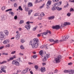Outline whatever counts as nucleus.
Instances as JSON below:
<instances>
[{"label": "nucleus", "instance_id": "f257e3e1", "mask_svg": "<svg viewBox=\"0 0 74 74\" xmlns=\"http://www.w3.org/2000/svg\"><path fill=\"white\" fill-rule=\"evenodd\" d=\"M38 38H34L33 39V41L31 40L30 41L29 45H31L33 48H37L39 44L38 43H37L38 42Z\"/></svg>", "mask_w": 74, "mask_h": 74}, {"label": "nucleus", "instance_id": "f03ea898", "mask_svg": "<svg viewBox=\"0 0 74 74\" xmlns=\"http://www.w3.org/2000/svg\"><path fill=\"white\" fill-rule=\"evenodd\" d=\"M62 58V57L61 55H59L57 58L55 59V60L56 63H60V59Z\"/></svg>", "mask_w": 74, "mask_h": 74}, {"label": "nucleus", "instance_id": "7ed1b4c3", "mask_svg": "<svg viewBox=\"0 0 74 74\" xmlns=\"http://www.w3.org/2000/svg\"><path fill=\"white\" fill-rule=\"evenodd\" d=\"M4 37H5V35L4 34L3 32H0V40H4L5 39Z\"/></svg>", "mask_w": 74, "mask_h": 74}, {"label": "nucleus", "instance_id": "20e7f679", "mask_svg": "<svg viewBox=\"0 0 74 74\" xmlns=\"http://www.w3.org/2000/svg\"><path fill=\"white\" fill-rule=\"evenodd\" d=\"M60 27H60V26L59 25H56L52 27V28L53 29H56V30H58V29H59L60 28Z\"/></svg>", "mask_w": 74, "mask_h": 74}, {"label": "nucleus", "instance_id": "39448f33", "mask_svg": "<svg viewBox=\"0 0 74 74\" xmlns=\"http://www.w3.org/2000/svg\"><path fill=\"white\" fill-rule=\"evenodd\" d=\"M71 24V23L69 22H65L64 23L63 25L62 24L61 25V26H62V27H64V26H67V25H70Z\"/></svg>", "mask_w": 74, "mask_h": 74}, {"label": "nucleus", "instance_id": "423d86ee", "mask_svg": "<svg viewBox=\"0 0 74 74\" xmlns=\"http://www.w3.org/2000/svg\"><path fill=\"white\" fill-rule=\"evenodd\" d=\"M49 41H50V42H52L53 41V42H55V43H58L59 42H58L59 41V40H55L52 39H49Z\"/></svg>", "mask_w": 74, "mask_h": 74}, {"label": "nucleus", "instance_id": "0eeeda50", "mask_svg": "<svg viewBox=\"0 0 74 74\" xmlns=\"http://www.w3.org/2000/svg\"><path fill=\"white\" fill-rule=\"evenodd\" d=\"M6 69V67L5 66H2V67L1 68V70L3 72H4V73H6V71L5 70H4V69Z\"/></svg>", "mask_w": 74, "mask_h": 74}, {"label": "nucleus", "instance_id": "6e6552de", "mask_svg": "<svg viewBox=\"0 0 74 74\" xmlns=\"http://www.w3.org/2000/svg\"><path fill=\"white\" fill-rule=\"evenodd\" d=\"M40 71L42 73H44L45 71V67H42L40 68Z\"/></svg>", "mask_w": 74, "mask_h": 74}, {"label": "nucleus", "instance_id": "1a4fd4ad", "mask_svg": "<svg viewBox=\"0 0 74 74\" xmlns=\"http://www.w3.org/2000/svg\"><path fill=\"white\" fill-rule=\"evenodd\" d=\"M70 36L69 35H67V36H64L62 38L63 40L64 41H65L66 40V39H68L69 37Z\"/></svg>", "mask_w": 74, "mask_h": 74}, {"label": "nucleus", "instance_id": "9d476101", "mask_svg": "<svg viewBox=\"0 0 74 74\" xmlns=\"http://www.w3.org/2000/svg\"><path fill=\"white\" fill-rule=\"evenodd\" d=\"M25 28H26L27 30L30 29V25L29 24H27L25 26Z\"/></svg>", "mask_w": 74, "mask_h": 74}, {"label": "nucleus", "instance_id": "9b49d317", "mask_svg": "<svg viewBox=\"0 0 74 74\" xmlns=\"http://www.w3.org/2000/svg\"><path fill=\"white\" fill-rule=\"evenodd\" d=\"M20 37V36L19 35V34H18L15 36V38L16 40H19V38Z\"/></svg>", "mask_w": 74, "mask_h": 74}, {"label": "nucleus", "instance_id": "f8f14e48", "mask_svg": "<svg viewBox=\"0 0 74 74\" xmlns=\"http://www.w3.org/2000/svg\"><path fill=\"white\" fill-rule=\"evenodd\" d=\"M9 42V40L8 39L4 40L3 42V43L4 44H8Z\"/></svg>", "mask_w": 74, "mask_h": 74}, {"label": "nucleus", "instance_id": "ddd939ff", "mask_svg": "<svg viewBox=\"0 0 74 74\" xmlns=\"http://www.w3.org/2000/svg\"><path fill=\"white\" fill-rule=\"evenodd\" d=\"M56 5H55V4H53V7L51 8V10L52 11H54L55 10H56L57 7H56Z\"/></svg>", "mask_w": 74, "mask_h": 74}, {"label": "nucleus", "instance_id": "4468645a", "mask_svg": "<svg viewBox=\"0 0 74 74\" xmlns=\"http://www.w3.org/2000/svg\"><path fill=\"white\" fill-rule=\"evenodd\" d=\"M51 4V1L49 0L48 1L47 4L46 5L47 6H49Z\"/></svg>", "mask_w": 74, "mask_h": 74}, {"label": "nucleus", "instance_id": "2eb2a0df", "mask_svg": "<svg viewBox=\"0 0 74 74\" xmlns=\"http://www.w3.org/2000/svg\"><path fill=\"white\" fill-rule=\"evenodd\" d=\"M28 6L29 7H33V3L32 2H29L28 3Z\"/></svg>", "mask_w": 74, "mask_h": 74}, {"label": "nucleus", "instance_id": "dca6fc26", "mask_svg": "<svg viewBox=\"0 0 74 74\" xmlns=\"http://www.w3.org/2000/svg\"><path fill=\"white\" fill-rule=\"evenodd\" d=\"M69 74H73L74 73V70H70L69 71Z\"/></svg>", "mask_w": 74, "mask_h": 74}, {"label": "nucleus", "instance_id": "f3484780", "mask_svg": "<svg viewBox=\"0 0 74 74\" xmlns=\"http://www.w3.org/2000/svg\"><path fill=\"white\" fill-rule=\"evenodd\" d=\"M54 18H55V16H52L49 17L48 18V19H49V20H51V19H53Z\"/></svg>", "mask_w": 74, "mask_h": 74}, {"label": "nucleus", "instance_id": "a211bd4d", "mask_svg": "<svg viewBox=\"0 0 74 74\" xmlns=\"http://www.w3.org/2000/svg\"><path fill=\"white\" fill-rule=\"evenodd\" d=\"M4 33H5L6 35H8V31L7 30H4L3 31Z\"/></svg>", "mask_w": 74, "mask_h": 74}, {"label": "nucleus", "instance_id": "6ab92c4d", "mask_svg": "<svg viewBox=\"0 0 74 74\" xmlns=\"http://www.w3.org/2000/svg\"><path fill=\"white\" fill-rule=\"evenodd\" d=\"M9 14H11V16H14V13L13 12L9 11Z\"/></svg>", "mask_w": 74, "mask_h": 74}, {"label": "nucleus", "instance_id": "aec40b11", "mask_svg": "<svg viewBox=\"0 0 74 74\" xmlns=\"http://www.w3.org/2000/svg\"><path fill=\"white\" fill-rule=\"evenodd\" d=\"M15 65H16V66H20V64H19V62H18V61H16V64H15Z\"/></svg>", "mask_w": 74, "mask_h": 74}, {"label": "nucleus", "instance_id": "412c9836", "mask_svg": "<svg viewBox=\"0 0 74 74\" xmlns=\"http://www.w3.org/2000/svg\"><path fill=\"white\" fill-rule=\"evenodd\" d=\"M32 12H33V10H29L28 12V15H30L31 14V13Z\"/></svg>", "mask_w": 74, "mask_h": 74}, {"label": "nucleus", "instance_id": "4be33fe9", "mask_svg": "<svg viewBox=\"0 0 74 74\" xmlns=\"http://www.w3.org/2000/svg\"><path fill=\"white\" fill-rule=\"evenodd\" d=\"M56 9H57L58 11H60L62 10V8H59V7H57Z\"/></svg>", "mask_w": 74, "mask_h": 74}, {"label": "nucleus", "instance_id": "5701e85b", "mask_svg": "<svg viewBox=\"0 0 74 74\" xmlns=\"http://www.w3.org/2000/svg\"><path fill=\"white\" fill-rule=\"evenodd\" d=\"M44 58L42 59V60L43 62H45L46 60H47V59H46V57H44Z\"/></svg>", "mask_w": 74, "mask_h": 74}, {"label": "nucleus", "instance_id": "b1692460", "mask_svg": "<svg viewBox=\"0 0 74 74\" xmlns=\"http://www.w3.org/2000/svg\"><path fill=\"white\" fill-rule=\"evenodd\" d=\"M7 61H4L2 62H0V64H4V63H7Z\"/></svg>", "mask_w": 74, "mask_h": 74}, {"label": "nucleus", "instance_id": "393cba45", "mask_svg": "<svg viewBox=\"0 0 74 74\" xmlns=\"http://www.w3.org/2000/svg\"><path fill=\"white\" fill-rule=\"evenodd\" d=\"M25 11H26L27 12L28 11H29V10H30V9L27 7H25Z\"/></svg>", "mask_w": 74, "mask_h": 74}, {"label": "nucleus", "instance_id": "a878e982", "mask_svg": "<svg viewBox=\"0 0 74 74\" xmlns=\"http://www.w3.org/2000/svg\"><path fill=\"white\" fill-rule=\"evenodd\" d=\"M43 53H44V52H43V51L42 50H41L39 52V53L40 54V55H41L42 56H42Z\"/></svg>", "mask_w": 74, "mask_h": 74}, {"label": "nucleus", "instance_id": "bb28decb", "mask_svg": "<svg viewBox=\"0 0 74 74\" xmlns=\"http://www.w3.org/2000/svg\"><path fill=\"white\" fill-rule=\"evenodd\" d=\"M5 16H2L1 17V20L2 21H4V19H5Z\"/></svg>", "mask_w": 74, "mask_h": 74}, {"label": "nucleus", "instance_id": "cd10ccee", "mask_svg": "<svg viewBox=\"0 0 74 74\" xmlns=\"http://www.w3.org/2000/svg\"><path fill=\"white\" fill-rule=\"evenodd\" d=\"M16 61V60H13L12 62V63L13 64H15Z\"/></svg>", "mask_w": 74, "mask_h": 74}, {"label": "nucleus", "instance_id": "c85d7f7f", "mask_svg": "<svg viewBox=\"0 0 74 74\" xmlns=\"http://www.w3.org/2000/svg\"><path fill=\"white\" fill-rule=\"evenodd\" d=\"M41 16H45V14H44L43 12H42L40 14Z\"/></svg>", "mask_w": 74, "mask_h": 74}, {"label": "nucleus", "instance_id": "c756f323", "mask_svg": "<svg viewBox=\"0 0 74 74\" xmlns=\"http://www.w3.org/2000/svg\"><path fill=\"white\" fill-rule=\"evenodd\" d=\"M26 71H25V70H24L22 72H21V73L24 74H26Z\"/></svg>", "mask_w": 74, "mask_h": 74}, {"label": "nucleus", "instance_id": "7c9ffc66", "mask_svg": "<svg viewBox=\"0 0 74 74\" xmlns=\"http://www.w3.org/2000/svg\"><path fill=\"white\" fill-rule=\"evenodd\" d=\"M42 1V0H36L35 2V3H40V2H41Z\"/></svg>", "mask_w": 74, "mask_h": 74}, {"label": "nucleus", "instance_id": "2f4dec72", "mask_svg": "<svg viewBox=\"0 0 74 74\" xmlns=\"http://www.w3.org/2000/svg\"><path fill=\"white\" fill-rule=\"evenodd\" d=\"M18 10H21V11H23V9L21 7V6H19L18 8Z\"/></svg>", "mask_w": 74, "mask_h": 74}, {"label": "nucleus", "instance_id": "473e14b6", "mask_svg": "<svg viewBox=\"0 0 74 74\" xmlns=\"http://www.w3.org/2000/svg\"><path fill=\"white\" fill-rule=\"evenodd\" d=\"M54 4H55L56 6V5H60L59 2H57L55 3Z\"/></svg>", "mask_w": 74, "mask_h": 74}, {"label": "nucleus", "instance_id": "72a5a7b5", "mask_svg": "<svg viewBox=\"0 0 74 74\" xmlns=\"http://www.w3.org/2000/svg\"><path fill=\"white\" fill-rule=\"evenodd\" d=\"M46 47V45H43L40 47V48H45Z\"/></svg>", "mask_w": 74, "mask_h": 74}, {"label": "nucleus", "instance_id": "f704fd0d", "mask_svg": "<svg viewBox=\"0 0 74 74\" xmlns=\"http://www.w3.org/2000/svg\"><path fill=\"white\" fill-rule=\"evenodd\" d=\"M40 14L39 13L35 14L34 15V16H40Z\"/></svg>", "mask_w": 74, "mask_h": 74}, {"label": "nucleus", "instance_id": "c9c22d12", "mask_svg": "<svg viewBox=\"0 0 74 74\" xmlns=\"http://www.w3.org/2000/svg\"><path fill=\"white\" fill-rule=\"evenodd\" d=\"M34 67L36 70H37L38 69V66L37 65L35 66Z\"/></svg>", "mask_w": 74, "mask_h": 74}, {"label": "nucleus", "instance_id": "e433bc0d", "mask_svg": "<svg viewBox=\"0 0 74 74\" xmlns=\"http://www.w3.org/2000/svg\"><path fill=\"white\" fill-rule=\"evenodd\" d=\"M20 48H21V49H25V48L24 47H23V45H21L20 46Z\"/></svg>", "mask_w": 74, "mask_h": 74}, {"label": "nucleus", "instance_id": "4c0bfd02", "mask_svg": "<svg viewBox=\"0 0 74 74\" xmlns=\"http://www.w3.org/2000/svg\"><path fill=\"white\" fill-rule=\"evenodd\" d=\"M24 22V21L23 20H21L20 21V22H19V24H22V23H23Z\"/></svg>", "mask_w": 74, "mask_h": 74}, {"label": "nucleus", "instance_id": "58836bf2", "mask_svg": "<svg viewBox=\"0 0 74 74\" xmlns=\"http://www.w3.org/2000/svg\"><path fill=\"white\" fill-rule=\"evenodd\" d=\"M8 53H2V55H6V56H7L8 55Z\"/></svg>", "mask_w": 74, "mask_h": 74}, {"label": "nucleus", "instance_id": "ea45409f", "mask_svg": "<svg viewBox=\"0 0 74 74\" xmlns=\"http://www.w3.org/2000/svg\"><path fill=\"white\" fill-rule=\"evenodd\" d=\"M33 58L34 59V58H36L37 57V56L36 55H35L34 56H33Z\"/></svg>", "mask_w": 74, "mask_h": 74}, {"label": "nucleus", "instance_id": "a19ab883", "mask_svg": "<svg viewBox=\"0 0 74 74\" xmlns=\"http://www.w3.org/2000/svg\"><path fill=\"white\" fill-rule=\"evenodd\" d=\"M5 7L3 6L1 8L2 10V11L4 10H5Z\"/></svg>", "mask_w": 74, "mask_h": 74}, {"label": "nucleus", "instance_id": "79ce46f5", "mask_svg": "<svg viewBox=\"0 0 74 74\" xmlns=\"http://www.w3.org/2000/svg\"><path fill=\"white\" fill-rule=\"evenodd\" d=\"M67 16H70V15H71V13H68L67 14Z\"/></svg>", "mask_w": 74, "mask_h": 74}, {"label": "nucleus", "instance_id": "37998d69", "mask_svg": "<svg viewBox=\"0 0 74 74\" xmlns=\"http://www.w3.org/2000/svg\"><path fill=\"white\" fill-rule=\"evenodd\" d=\"M48 34V32H44L43 33V34L44 35H47V34Z\"/></svg>", "mask_w": 74, "mask_h": 74}, {"label": "nucleus", "instance_id": "c03bdc74", "mask_svg": "<svg viewBox=\"0 0 74 74\" xmlns=\"http://www.w3.org/2000/svg\"><path fill=\"white\" fill-rule=\"evenodd\" d=\"M47 33H49V34H51V32L50 31L47 30Z\"/></svg>", "mask_w": 74, "mask_h": 74}, {"label": "nucleus", "instance_id": "a18cd8bd", "mask_svg": "<svg viewBox=\"0 0 74 74\" xmlns=\"http://www.w3.org/2000/svg\"><path fill=\"white\" fill-rule=\"evenodd\" d=\"M37 27H34V28L33 29V31H35L36 30V28H37Z\"/></svg>", "mask_w": 74, "mask_h": 74}, {"label": "nucleus", "instance_id": "49530a36", "mask_svg": "<svg viewBox=\"0 0 74 74\" xmlns=\"http://www.w3.org/2000/svg\"><path fill=\"white\" fill-rule=\"evenodd\" d=\"M45 4L44 3H43L42 5V6H41L40 7V8H42V7L44 6Z\"/></svg>", "mask_w": 74, "mask_h": 74}, {"label": "nucleus", "instance_id": "de8ad7c7", "mask_svg": "<svg viewBox=\"0 0 74 74\" xmlns=\"http://www.w3.org/2000/svg\"><path fill=\"white\" fill-rule=\"evenodd\" d=\"M49 54H46V57H47V58H49Z\"/></svg>", "mask_w": 74, "mask_h": 74}, {"label": "nucleus", "instance_id": "09e8293b", "mask_svg": "<svg viewBox=\"0 0 74 74\" xmlns=\"http://www.w3.org/2000/svg\"><path fill=\"white\" fill-rule=\"evenodd\" d=\"M18 60L19 62H22V61H21V58H18Z\"/></svg>", "mask_w": 74, "mask_h": 74}, {"label": "nucleus", "instance_id": "8fccbe9b", "mask_svg": "<svg viewBox=\"0 0 74 74\" xmlns=\"http://www.w3.org/2000/svg\"><path fill=\"white\" fill-rule=\"evenodd\" d=\"M14 7H16L17 6V4H16V3H14Z\"/></svg>", "mask_w": 74, "mask_h": 74}, {"label": "nucleus", "instance_id": "3c124183", "mask_svg": "<svg viewBox=\"0 0 74 74\" xmlns=\"http://www.w3.org/2000/svg\"><path fill=\"white\" fill-rule=\"evenodd\" d=\"M71 11H72L73 12L74 11V9L72 8H71L70 10V12H71Z\"/></svg>", "mask_w": 74, "mask_h": 74}, {"label": "nucleus", "instance_id": "603ef678", "mask_svg": "<svg viewBox=\"0 0 74 74\" xmlns=\"http://www.w3.org/2000/svg\"><path fill=\"white\" fill-rule=\"evenodd\" d=\"M18 18V17L16 16H15L14 17V19H17V18Z\"/></svg>", "mask_w": 74, "mask_h": 74}, {"label": "nucleus", "instance_id": "864d4df0", "mask_svg": "<svg viewBox=\"0 0 74 74\" xmlns=\"http://www.w3.org/2000/svg\"><path fill=\"white\" fill-rule=\"evenodd\" d=\"M10 44H8V45H7L6 46V47L7 48V47H10Z\"/></svg>", "mask_w": 74, "mask_h": 74}, {"label": "nucleus", "instance_id": "5fc2aeb1", "mask_svg": "<svg viewBox=\"0 0 74 74\" xmlns=\"http://www.w3.org/2000/svg\"><path fill=\"white\" fill-rule=\"evenodd\" d=\"M72 64L73 63H72V62H70L68 63V65H69V66H71V64Z\"/></svg>", "mask_w": 74, "mask_h": 74}, {"label": "nucleus", "instance_id": "6e6d98bb", "mask_svg": "<svg viewBox=\"0 0 74 74\" xmlns=\"http://www.w3.org/2000/svg\"><path fill=\"white\" fill-rule=\"evenodd\" d=\"M28 68H26L25 70V71L26 72V73H27V71H28Z\"/></svg>", "mask_w": 74, "mask_h": 74}, {"label": "nucleus", "instance_id": "4d7b16f0", "mask_svg": "<svg viewBox=\"0 0 74 74\" xmlns=\"http://www.w3.org/2000/svg\"><path fill=\"white\" fill-rule=\"evenodd\" d=\"M21 42H22V43H23V42H25V41H24V40H21Z\"/></svg>", "mask_w": 74, "mask_h": 74}, {"label": "nucleus", "instance_id": "13d9d810", "mask_svg": "<svg viewBox=\"0 0 74 74\" xmlns=\"http://www.w3.org/2000/svg\"><path fill=\"white\" fill-rule=\"evenodd\" d=\"M16 51H13L11 53V54H14V53H15L16 52Z\"/></svg>", "mask_w": 74, "mask_h": 74}, {"label": "nucleus", "instance_id": "bf43d9fd", "mask_svg": "<svg viewBox=\"0 0 74 74\" xmlns=\"http://www.w3.org/2000/svg\"><path fill=\"white\" fill-rule=\"evenodd\" d=\"M10 60H12L14 59V58L13 57H11L10 58Z\"/></svg>", "mask_w": 74, "mask_h": 74}, {"label": "nucleus", "instance_id": "052dcab7", "mask_svg": "<svg viewBox=\"0 0 74 74\" xmlns=\"http://www.w3.org/2000/svg\"><path fill=\"white\" fill-rule=\"evenodd\" d=\"M69 71L68 70H66V71H64V72L65 73H68V72H69Z\"/></svg>", "mask_w": 74, "mask_h": 74}, {"label": "nucleus", "instance_id": "680f3d73", "mask_svg": "<svg viewBox=\"0 0 74 74\" xmlns=\"http://www.w3.org/2000/svg\"><path fill=\"white\" fill-rule=\"evenodd\" d=\"M53 2H58V1H59V0H53Z\"/></svg>", "mask_w": 74, "mask_h": 74}, {"label": "nucleus", "instance_id": "e2e57ef3", "mask_svg": "<svg viewBox=\"0 0 74 74\" xmlns=\"http://www.w3.org/2000/svg\"><path fill=\"white\" fill-rule=\"evenodd\" d=\"M4 47V46H1V47H0V49H2Z\"/></svg>", "mask_w": 74, "mask_h": 74}, {"label": "nucleus", "instance_id": "0e129e2a", "mask_svg": "<svg viewBox=\"0 0 74 74\" xmlns=\"http://www.w3.org/2000/svg\"><path fill=\"white\" fill-rule=\"evenodd\" d=\"M26 23L27 24V25H29L30 23H29V21H27V22Z\"/></svg>", "mask_w": 74, "mask_h": 74}, {"label": "nucleus", "instance_id": "69168bd1", "mask_svg": "<svg viewBox=\"0 0 74 74\" xmlns=\"http://www.w3.org/2000/svg\"><path fill=\"white\" fill-rule=\"evenodd\" d=\"M69 1H71V2H72V3H74V0H70Z\"/></svg>", "mask_w": 74, "mask_h": 74}, {"label": "nucleus", "instance_id": "338daca9", "mask_svg": "<svg viewBox=\"0 0 74 74\" xmlns=\"http://www.w3.org/2000/svg\"><path fill=\"white\" fill-rule=\"evenodd\" d=\"M55 70V71L54 72V73H57V72H58V70Z\"/></svg>", "mask_w": 74, "mask_h": 74}, {"label": "nucleus", "instance_id": "774afa93", "mask_svg": "<svg viewBox=\"0 0 74 74\" xmlns=\"http://www.w3.org/2000/svg\"><path fill=\"white\" fill-rule=\"evenodd\" d=\"M20 55H21V56H23V54H22L21 53H19Z\"/></svg>", "mask_w": 74, "mask_h": 74}]
</instances>
